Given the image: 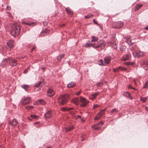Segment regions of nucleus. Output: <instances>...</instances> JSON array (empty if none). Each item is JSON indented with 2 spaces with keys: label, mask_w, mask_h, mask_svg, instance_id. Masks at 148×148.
Masks as SVG:
<instances>
[{
  "label": "nucleus",
  "mask_w": 148,
  "mask_h": 148,
  "mask_svg": "<svg viewBox=\"0 0 148 148\" xmlns=\"http://www.w3.org/2000/svg\"><path fill=\"white\" fill-rule=\"evenodd\" d=\"M72 102L76 106L80 104V106L82 107H85L87 103L86 99L82 97L74 98L72 99Z\"/></svg>",
  "instance_id": "1"
},
{
  "label": "nucleus",
  "mask_w": 148,
  "mask_h": 148,
  "mask_svg": "<svg viewBox=\"0 0 148 148\" xmlns=\"http://www.w3.org/2000/svg\"><path fill=\"white\" fill-rule=\"evenodd\" d=\"M72 96L71 95L68 94L60 95L58 99V102L61 105H64L67 102L68 100Z\"/></svg>",
  "instance_id": "2"
},
{
  "label": "nucleus",
  "mask_w": 148,
  "mask_h": 148,
  "mask_svg": "<svg viewBox=\"0 0 148 148\" xmlns=\"http://www.w3.org/2000/svg\"><path fill=\"white\" fill-rule=\"evenodd\" d=\"M20 27L16 24L12 25L10 30V34L14 37L18 36L20 31Z\"/></svg>",
  "instance_id": "3"
},
{
  "label": "nucleus",
  "mask_w": 148,
  "mask_h": 148,
  "mask_svg": "<svg viewBox=\"0 0 148 148\" xmlns=\"http://www.w3.org/2000/svg\"><path fill=\"white\" fill-rule=\"evenodd\" d=\"M114 25L115 26L114 27V28H120L123 26L124 23L121 21H119L115 22L114 23Z\"/></svg>",
  "instance_id": "4"
},
{
  "label": "nucleus",
  "mask_w": 148,
  "mask_h": 148,
  "mask_svg": "<svg viewBox=\"0 0 148 148\" xmlns=\"http://www.w3.org/2000/svg\"><path fill=\"white\" fill-rule=\"evenodd\" d=\"M8 61L10 65L12 67L16 66L17 64V61L16 59H10Z\"/></svg>",
  "instance_id": "5"
},
{
  "label": "nucleus",
  "mask_w": 148,
  "mask_h": 148,
  "mask_svg": "<svg viewBox=\"0 0 148 148\" xmlns=\"http://www.w3.org/2000/svg\"><path fill=\"white\" fill-rule=\"evenodd\" d=\"M105 46V44L103 41H99L97 43V45L96 46L94 45V48H97L99 47L101 48L104 47Z\"/></svg>",
  "instance_id": "6"
},
{
  "label": "nucleus",
  "mask_w": 148,
  "mask_h": 148,
  "mask_svg": "<svg viewBox=\"0 0 148 148\" xmlns=\"http://www.w3.org/2000/svg\"><path fill=\"white\" fill-rule=\"evenodd\" d=\"M18 122L15 119H14L11 120V121H10L8 123V124H10L12 127H15L18 125Z\"/></svg>",
  "instance_id": "7"
},
{
  "label": "nucleus",
  "mask_w": 148,
  "mask_h": 148,
  "mask_svg": "<svg viewBox=\"0 0 148 148\" xmlns=\"http://www.w3.org/2000/svg\"><path fill=\"white\" fill-rule=\"evenodd\" d=\"M131 57V55L130 54H125L123 56V57L121 58V59L123 61H125L129 60Z\"/></svg>",
  "instance_id": "8"
},
{
  "label": "nucleus",
  "mask_w": 148,
  "mask_h": 148,
  "mask_svg": "<svg viewBox=\"0 0 148 148\" xmlns=\"http://www.w3.org/2000/svg\"><path fill=\"white\" fill-rule=\"evenodd\" d=\"M133 55L137 58L141 57L143 54V52L141 51H139L136 52H134L132 53Z\"/></svg>",
  "instance_id": "9"
},
{
  "label": "nucleus",
  "mask_w": 148,
  "mask_h": 148,
  "mask_svg": "<svg viewBox=\"0 0 148 148\" xmlns=\"http://www.w3.org/2000/svg\"><path fill=\"white\" fill-rule=\"evenodd\" d=\"M47 94L49 97H51L53 96L54 94V92L53 89L51 88H49L47 91Z\"/></svg>",
  "instance_id": "10"
},
{
  "label": "nucleus",
  "mask_w": 148,
  "mask_h": 148,
  "mask_svg": "<svg viewBox=\"0 0 148 148\" xmlns=\"http://www.w3.org/2000/svg\"><path fill=\"white\" fill-rule=\"evenodd\" d=\"M30 101V98L29 97H27L23 99L21 103L23 105L27 104L29 103Z\"/></svg>",
  "instance_id": "11"
},
{
  "label": "nucleus",
  "mask_w": 148,
  "mask_h": 148,
  "mask_svg": "<svg viewBox=\"0 0 148 148\" xmlns=\"http://www.w3.org/2000/svg\"><path fill=\"white\" fill-rule=\"evenodd\" d=\"M111 60V56H106L104 59V63L106 64H108L110 63Z\"/></svg>",
  "instance_id": "12"
},
{
  "label": "nucleus",
  "mask_w": 148,
  "mask_h": 148,
  "mask_svg": "<svg viewBox=\"0 0 148 148\" xmlns=\"http://www.w3.org/2000/svg\"><path fill=\"white\" fill-rule=\"evenodd\" d=\"M7 45L10 48H13L14 47V41L11 40L8 41L7 43Z\"/></svg>",
  "instance_id": "13"
},
{
  "label": "nucleus",
  "mask_w": 148,
  "mask_h": 148,
  "mask_svg": "<svg viewBox=\"0 0 148 148\" xmlns=\"http://www.w3.org/2000/svg\"><path fill=\"white\" fill-rule=\"evenodd\" d=\"M51 116V112L50 111H48L45 113L44 116L45 118H49Z\"/></svg>",
  "instance_id": "14"
},
{
  "label": "nucleus",
  "mask_w": 148,
  "mask_h": 148,
  "mask_svg": "<svg viewBox=\"0 0 148 148\" xmlns=\"http://www.w3.org/2000/svg\"><path fill=\"white\" fill-rule=\"evenodd\" d=\"M104 114L103 113H102L101 112H99L97 114L95 117V120H97L99 119L101 116Z\"/></svg>",
  "instance_id": "15"
},
{
  "label": "nucleus",
  "mask_w": 148,
  "mask_h": 148,
  "mask_svg": "<svg viewBox=\"0 0 148 148\" xmlns=\"http://www.w3.org/2000/svg\"><path fill=\"white\" fill-rule=\"evenodd\" d=\"M36 103L37 104H41L42 105H45L46 103L45 101L43 99L38 100L36 102Z\"/></svg>",
  "instance_id": "16"
},
{
  "label": "nucleus",
  "mask_w": 148,
  "mask_h": 148,
  "mask_svg": "<svg viewBox=\"0 0 148 148\" xmlns=\"http://www.w3.org/2000/svg\"><path fill=\"white\" fill-rule=\"evenodd\" d=\"M75 84L74 82H71L69 83L67 85V88H71L75 86Z\"/></svg>",
  "instance_id": "17"
},
{
  "label": "nucleus",
  "mask_w": 148,
  "mask_h": 148,
  "mask_svg": "<svg viewBox=\"0 0 148 148\" xmlns=\"http://www.w3.org/2000/svg\"><path fill=\"white\" fill-rule=\"evenodd\" d=\"M131 39L130 37H127L126 38L125 42L130 45H132V44L131 43Z\"/></svg>",
  "instance_id": "18"
},
{
  "label": "nucleus",
  "mask_w": 148,
  "mask_h": 148,
  "mask_svg": "<svg viewBox=\"0 0 148 148\" xmlns=\"http://www.w3.org/2000/svg\"><path fill=\"white\" fill-rule=\"evenodd\" d=\"M84 47H93L94 48V44L91 43H87L84 45Z\"/></svg>",
  "instance_id": "19"
},
{
  "label": "nucleus",
  "mask_w": 148,
  "mask_h": 148,
  "mask_svg": "<svg viewBox=\"0 0 148 148\" xmlns=\"http://www.w3.org/2000/svg\"><path fill=\"white\" fill-rule=\"evenodd\" d=\"M21 87L24 89L25 91H27L29 87V85L24 84L21 85Z\"/></svg>",
  "instance_id": "20"
},
{
  "label": "nucleus",
  "mask_w": 148,
  "mask_h": 148,
  "mask_svg": "<svg viewBox=\"0 0 148 148\" xmlns=\"http://www.w3.org/2000/svg\"><path fill=\"white\" fill-rule=\"evenodd\" d=\"M65 10L67 13L70 15H72L73 14V12L71 11V10L69 8H65Z\"/></svg>",
  "instance_id": "21"
},
{
  "label": "nucleus",
  "mask_w": 148,
  "mask_h": 148,
  "mask_svg": "<svg viewBox=\"0 0 148 148\" xmlns=\"http://www.w3.org/2000/svg\"><path fill=\"white\" fill-rule=\"evenodd\" d=\"M49 31L47 29H45L43 31H42L41 33V35L42 36L43 34H44V35H45V34H49Z\"/></svg>",
  "instance_id": "22"
},
{
  "label": "nucleus",
  "mask_w": 148,
  "mask_h": 148,
  "mask_svg": "<svg viewBox=\"0 0 148 148\" xmlns=\"http://www.w3.org/2000/svg\"><path fill=\"white\" fill-rule=\"evenodd\" d=\"M101 127V126H100L98 124H97L96 125H95L94 126H93L92 127L93 129L94 130H98Z\"/></svg>",
  "instance_id": "23"
},
{
  "label": "nucleus",
  "mask_w": 148,
  "mask_h": 148,
  "mask_svg": "<svg viewBox=\"0 0 148 148\" xmlns=\"http://www.w3.org/2000/svg\"><path fill=\"white\" fill-rule=\"evenodd\" d=\"M143 6V5L142 4H137L135 8V10L137 11L140 8H141Z\"/></svg>",
  "instance_id": "24"
},
{
  "label": "nucleus",
  "mask_w": 148,
  "mask_h": 148,
  "mask_svg": "<svg viewBox=\"0 0 148 148\" xmlns=\"http://www.w3.org/2000/svg\"><path fill=\"white\" fill-rule=\"evenodd\" d=\"M23 23H24L25 24H26L27 25L30 26H34V25H35V23H33L32 22L31 23H25V22H23Z\"/></svg>",
  "instance_id": "25"
},
{
  "label": "nucleus",
  "mask_w": 148,
  "mask_h": 148,
  "mask_svg": "<svg viewBox=\"0 0 148 148\" xmlns=\"http://www.w3.org/2000/svg\"><path fill=\"white\" fill-rule=\"evenodd\" d=\"M74 128V126H72L71 127H69L68 128H66V131L67 132L69 131L73 130Z\"/></svg>",
  "instance_id": "26"
},
{
  "label": "nucleus",
  "mask_w": 148,
  "mask_h": 148,
  "mask_svg": "<svg viewBox=\"0 0 148 148\" xmlns=\"http://www.w3.org/2000/svg\"><path fill=\"white\" fill-rule=\"evenodd\" d=\"M92 40L91 41H97L98 40V38L97 37H96L95 36H93L91 37Z\"/></svg>",
  "instance_id": "27"
},
{
  "label": "nucleus",
  "mask_w": 148,
  "mask_h": 148,
  "mask_svg": "<svg viewBox=\"0 0 148 148\" xmlns=\"http://www.w3.org/2000/svg\"><path fill=\"white\" fill-rule=\"evenodd\" d=\"M120 49L121 51H125L126 50V47L124 46H121L120 47Z\"/></svg>",
  "instance_id": "28"
},
{
  "label": "nucleus",
  "mask_w": 148,
  "mask_h": 148,
  "mask_svg": "<svg viewBox=\"0 0 148 148\" xmlns=\"http://www.w3.org/2000/svg\"><path fill=\"white\" fill-rule=\"evenodd\" d=\"M124 95L127 97H130V93L127 92H125Z\"/></svg>",
  "instance_id": "29"
},
{
  "label": "nucleus",
  "mask_w": 148,
  "mask_h": 148,
  "mask_svg": "<svg viewBox=\"0 0 148 148\" xmlns=\"http://www.w3.org/2000/svg\"><path fill=\"white\" fill-rule=\"evenodd\" d=\"M99 94V92H97L95 93L92 94V96L93 98H95Z\"/></svg>",
  "instance_id": "30"
},
{
  "label": "nucleus",
  "mask_w": 148,
  "mask_h": 148,
  "mask_svg": "<svg viewBox=\"0 0 148 148\" xmlns=\"http://www.w3.org/2000/svg\"><path fill=\"white\" fill-rule=\"evenodd\" d=\"M93 16V15L91 14H88L86 16H85V17L86 18H89Z\"/></svg>",
  "instance_id": "31"
},
{
  "label": "nucleus",
  "mask_w": 148,
  "mask_h": 148,
  "mask_svg": "<svg viewBox=\"0 0 148 148\" xmlns=\"http://www.w3.org/2000/svg\"><path fill=\"white\" fill-rule=\"evenodd\" d=\"M99 65L100 66H104V65L103 64V61L102 60H100L99 61Z\"/></svg>",
  "instance_id": "32"
},
{
  "label": "nucleus",
  "mask_w": 148,
  "mask_h": 148,
  "mask_svg": "<svg viewBox=\"0 0 148 148\" xmlns=\"http://www.w3.org/2000/svg\"><path fill=\"white\" fill-rule=\"evenodd\" d=\"M118 112V110L115 108H114V109H112V110L111 111V112L112 113H113L114 112L116 113Z\"/></svg>",
  "instance_id": "33"
},
{
  "label": "nucleus",
  "mask_w": 148,
  "mask_h": 148,
  "mask_svg": "<svg viewBox=\"0 0 148 148\" xmlns=\"http://www.w3.org/2000/svg\"><path fill=\"white\" fill-rule=\"evenodd\" d=\"M41 82L40 81L38 82L37 83H36L34 84V86L36 87H39V85L41 84Z\"/></svg>",
  "instance_id": "34"
},
{
  "label": "nucleus",
  "mask_w": 148,
  "mask_h": 148,
  "mask_svg": "<svg viewBox=\"0 0 148 148\" xmlns=\"http://www.w3.org/2000/svg\"><path fill=\"white\" fill-rule=\"evenodd\" d=\"M148 86V82H146L143 86L144 88H146Z\"/></svg>",
  "instance_id": "35"
},
{
  "label": "nucleus",
  "mask_w": 148,
  "mask_h": 148,
  "mask_svg": "<svg viewBox=\"0 0 148 148\" xmlns=\"http://www.w3.org/2000/svg\"><path fill=\"white\" fill-rule=\"evenodd\" d=\"M140 100L141 101H143V102H145L147 100V99L146 98H142V97H140Z\"/></svg>",
  "instance_id": "36"
},
{
  "label": "nucleus",
  "mask_w": 148,
  "mask_h": 148,
  "mask_svg": "<svg viewBox=\"0 0 148 148\" xmlns=\"http://www.w3.org/2000/svg\"><path fill=\"white\" fill-rule=\"evenodd\" d=\"M30 116L32 118L34 119H36L38 118V116L34 114H32Z\"/></svg>",
  "instance_id": "37"
},
{
  "label": "nucleus",
  "mask_w": 148,
  "mask_h": 148,
  "mask_svg": "<svg viewBox=\"0 0 148 148\" xmlns=\"http://www.w3.org/2000/svg\"><path fill=\"white\" fill-rule=\"evenodd\" d=\"M134 64V62H127L126 63V64L127 65H132Z\"/></svg>",
  "instance_id": "38"
},
{
  "label": "nucleus",
  "mask_w": 148,
  "mask_h": 148,
  "mask_svg": "<svg viewBox=\"0 0 148 148\" xmlns=\"http://www.w3.org/2000/svg\"><path fill=\"white\" fill-rule=\"evenodd\" d=\"M103 124L102 121H101L98 123L99 125L101 126L103 125Z\"/></svg>",
  "instance_id": "39"
},
{
  "label": "nucleus",
  "mask_w": 148,
  "mask_h": 148,
  "mask_svg": "<svg viewBox=\"0 0 148 148\" xmlns=\"http://www.w3.org/2000/svg\"><path fill=\"white\" fill-rule=\"evenodd\" d=\"M64 56V54H60V55H59V56H58L60 58H63Z\"/></svg>",
  "instance_id": "40"
},
{
  "label": "nucleus",
  "mask_w": 148,
  "mask_h": 148,
  "mask_svg": "<svg viewBox=\"0 0 148 148\" xmlns=\"http://www.w3.org/2000/svg\"><path fill=\"white\" fill-rule=\"evenodd\" d=\"M117 69H118V70H122L123 68H122V67L121 66H119L118 67V68H117Z\"/></svg>",
  "instance_id": "41"
},
{
  "label": "nucleus",
  "mask_w": 148,
  "mask_h": 148,
  "mask_svg": "<svg viewBox=\"0 0 148 148\" xmlns=\"http://www.w3.org/2000/svg\"><path fill=\"white\" fill-rule=\"evenodd\" d=\"M143 62L144 63V64L146 65H148V61H143Z\"/></svg>",
  "instance_id": "42"
},
{
  "label": "nucleus",
  "mask_w": 148,
  "mask_h": 148,
  "mask_svg": "<svg viewBox=\"0 0 148 148\" xmlns=\"http://www.w3.org/2000/svg\"><path fill=\"white\" fill-rule=\"evenodd\" d=\"M113 71L114 72H116L118 71V69H117V68H116V69H113Z\"/></svg>",
  "instance_id": "43"
},
{
  "label": "nucleus",
  "mask_w": 148,
  "mask_h": 148,
  "mask_svg": "<svg viewBox=\"0 0 148 148\" xmlns=\"http://www.w3.org/2000/svg\"><path fill=\"white\" fill-rule=\"evenodd\" d=\"M26 109H27L28 110H30V108L29 106H26L25 107Z\"/></svg>",
  "instance_id": "44"
},
{
  "label": "nucleus",
  "mask_w": 148,
  "mask_h": 148,
  "mask_svg": "<svg viewBox=\"0 0 148 148\" xmlns=\"http://www.w3.org/2000/svg\"><path fill=\"white\" fill-rule=\"evenodd\" d=\"M106 110V108H105L102 110H101V111L100 112H102V113H103L104 114V112L105 111V110Z\"/></svg>",
  "instance_id": "45"
},
{
  "label": "nucleus",
  "mask_w": 148,
  "mask_h": 148,
  "mask_svg": "<svg viewBox=\"0 0 148 148\" xmlns=\"http://www.w3.org/2000/svg\"><path fill=\"white\" fill-rule=\"evenodd\" d=\"M11 8L10 6H7L6 7V9L8 10H10Z\"/></svg>",
  "instance_id": "46"
},
{
  "label": "nucleus",
  "mask_w": 148,
  "mask_h": 148,
  "mask_svg": "<svg viewBox=\"0 0 148 148\" xmlns=\"http://www.w3.org/2000/svg\"><path fill=\"white\" fill-rule=\"evenodd\" d=\"M93 21L94 23L97 25L98 24L97 22L95 20V19H93Z\"/></svg>",
  "instance_id": "47"
},
{
  "label": "nucleus",
  "mask_w": 148,
  "mask_h": 148,
  "mask_svg": "<svg viewBox=\"0 0 148 148\" xmlns=\"http://www.w3.org/2000/svg\"><path fill=\"white\" fill-rule=\"evenodd\" d=\"M128 88H132V89H133L136 90V89H135V88H133L132 86L131 85H129V86Z\"/></svg>",
  "instance_id": "48"
},
{
  "label": "nucleus",
  "mask_w": 148,
  "mask_h": 148,
  "mask_svg": "<svg viewBox=\"0 0 148 148\" xmlns=\"http://www.w3.org/2000/svg\"><path fill=\"white\" fill-rule=\"evenodd\" d=\"M27 71H27V69H26L23 71V73H24L26 74L27 73Z\"/></svg>",
  "instance_id": "49"
},
{
  "label": "nucleus",
  "mask_w": 148,
  "mask_h": 148,
  "mask_svg": "<svg viewBox=\"0 0 148 148\" xmlns=\"http://www.w3.org/2000/svg\"><path fill=\"white\" fill-rule=\"evenodd\" d=\"M97 25L99 26V27L101 29H102V27L100 24L98 23V24Z\"/></svg>",
  "instance_id": "50"
},
{
  "label": "nucleus",
  "mask_w": 148,
  "mask_h": 148,
  "mask_svg": "<svg viewBox=\"0 0 148 148\" xmlns=\"http://www.w3.org/2000/svg\"><path fill=\"white\" fill-rule=\"evenodd\" d=\"M61 59V58H60L59 56H58L57 60L58 61L60 62V61Z\"/></svg>",
  "instance_id": "51"
},
{
  "label": "nucleus",
  "mask_w": 148,
  "mask_h": 148,
  "mask_svg": "<svg viewBox=\"0 0 148 148\" xmlns=\"http://www.w3.org/2000/svg\"><path fill=\"white\" fill-rule=\"evenodd\" d=\"M98 105H94L93 106V108H97L98 107Z\"/></svg>",
  "instance_id": "52"
},
{
  "label": "nucleus",
  "mask_w": 148,
  "mask_h": 148,
  "mask_svg": "<svg viewBox=\"0 0 148 148\" xmlns=\"http://www.w3.org/2000/svg\"><path fill=\"white\" fill-rule=\"evenodd\" d=\"M81 92L80 91H79L78 92L76 93V95H79Z\"/></svg>",
  "instance_id": "53"
},
{
  "label": "nucleus",
  "mask_w": 148,
  "mask_h": 148,
  "mask_svg": "<svg viewBox=\"0 0 148 148\" xmlns=\"http://www.w3.org/2000/svg\"><path fill=\"white\" fill-rule=\"evenodd\" d=\"M140 64L141 65V66H142L143 64H144V63H143V61L140 62Z\"/></svg>",
  "instance_id": "54"
},
{
  "label": "nucleus",
  "mask_w": 148,
  "mask_h": 148,
  "mask_svg": "<svg viewBox=\"0 0 148 148\" xmlns=\"http://www.w3.org/2000/svg\"><path fill=\"white\" fill-rule=\"evenodd\" d=\"M35 49V47H33L32 48V49L31 51V52H32L34 50V49Z\"/></svg>",
  "instance_id": "55"
},
{
  "label": "nucleus",
  "mask_w": 148,
  "mask_h": 148,
  "mask_svg": "<svg viewBox=\"0 0 148 148\" xmlns=\"http://www.w3.org/2000/svg\"><path fill=\"white\" fill-rule=\"evenodd\" d=\"M29 107H30V109L31 108H34V107L33 106H29Z\"/></svg>",
  "instance_id": "56"
},
{
  "label": "nucleus",
  "mask_w": 148,
  "mask_h": 148,
  "mask_svg": "<svg viewBox=\"0 0 148 148\" xmlns=\"http://www.w3.org/2000/svg\"><path fill=\"white\" fill-rule=\"evenodd\" d=\"M144 69L146 70H148V67H147L146 68H145Z\"/></svg>",
  "instance_id": "57"
},
{
  "label": "nucleus",
  "mask_w": 148,
  "mask_h": 148,
  "mask_svg": "<svg viewBox=\"0 0 148 148\" xmlns=\"http://www.w3.org/2000/svg\"><path fill=\"white\" fill-rule=\"evenodd\" d=\"M78 118H79V119H81L82 118L81 116H80V115H78Z\"/></svg>",
  "instance_id": "58"
},
{
  "label": "nucleus",
  "mask_w": 148,
  "mask_h": 148,
  "mask_svg": "<svg viewBox=\"0 0 148 148\" xmlns=\"http://www.w3.org/2000/svg\"><path fill=\"white\" fill-rule=\"evenodd\" d=\"M145 29H146V30H148V27H146Z\"/></svg>",
  "instance_id": "59"
},
{
  "label": "nucleus",
  "mask_w": 148,
  "mask_h": 148,
  "mask_svg": "<svg viewBox=\"0 0 148 148\" xmlns=\"http://www.w3.org/2000/svg\"><path fill=\"white\" fill-rule=\"evenodd\" d=\"M73 109V108H69V110H72Z\"/></svg>",
  "instance_id": "60"
},
{
  "label": "nucleus",
  "mask_w": 148,
  "mask_h": 148,
  "mask_svg": "<svg viewBox=\"0 0 148 148\" xmlns=\"http://www.w3.org/2000/svg\"><path fill=\"white\" fill-rule=\"evenodd\" d=\"M99 83L97 84V86H99Z\"/></svg>",
  "instance_id": "61"
},
{
  "label": "nucleus",
  "mask_w": 148,
  "mask_h": 148,
  "mask_svg": "<svg viewBox=\"0 0 148 148\" xmlns=\"http://www.w3.org/2000/svg\"><path fill=\"white\" fill-rule=\"evenodd\" d=\"M47 148H51L49 147H47Z\"/></svg>",
  "instance_id": "62"
},
{
  "label": "nucleus",
  "mask_w": 148,
  "mask_h": 148,
  "mask_svg": "<svg viewBox=\"0 0 148 148\" xmlns=\"http://www.w3.org/2000/svg\"><path fill=\"white\" fill-rule=\"evenodd\" d=\"M6 13H9V12H6Z\"/></svg>",
  "instance_id": "63"
},
{
  "label": "nucleus",
  "mask_w": 148,
  "mask_h": 148,
  "mask_svg": "<svg viewBox=\"0 0 148 148\" xmlns=\"http://www.w3.org/2000/svg\"><path fill=\"white\" fill-rule=\"evenodd\" d=\"M2 6H3V4H2Z\"/></svg>",
  "instance_id": "64"
}]
</instances>
